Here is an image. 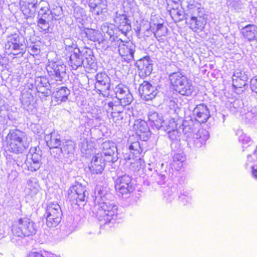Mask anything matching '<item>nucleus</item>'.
<instances>
[{
	"label": "nucleus",
	"mask_w": 257,
	"mask_h": 257,
	"mask_svg": "<svg viewBox=\"0 0 257 257\" xmlns=\"http://www.w3.org/2000/svg\"><path fill=\"white\" fill-rule=\"evenodd\" d=\"M95 203L97 211L95 216L104 224L117 217L118 206L114 201V196L107 187L97 186L95 190Z\"/></svg>",
	"instance_id": "nucleus-1"
},
{
	"label": "nucleus",
	"mask_w": 257,
	"mask_h": 257,
	"mask_svg": "<svg viewBox=\"0 0 257 257\" xmlns=\"http://www.w3.org/2000/svg\"><path fill=\"white\" fill-rule=\"evenodd\" d=\"M36 230L35 223L33 221L27 217H21L13 223V235L11 237V241L16 245H20L25 237L35 234Z\"/></svg>",
	"instance_id": "nucleus-2"
},
{
	"label": "nucleus",
	"mask_w": 257,
	"mask_h": 257,
	"mask_svg": "<svg viewBox=\"0 0 257 257\" xmlns=\"http://www.w3.org/2000/svg\"><path fill=\"white\" fill-rule=\"evenodd\" d=\"M69 53L68 64L73 69L76 70L82 65L84 67L91 69L94 67L95 58L91 49L78 48Z\"/></svg>",
	"instance_id": "nucleus-3"
},
{
	"label": "nucleus",
	"mask_w": 257,
	"mask_h": 257,
	"mask_svg": "<svg viewBox=\"0 0 257 257\" xmlns=\"http://www.w3.org/2000/svg\"><path fill=\"white\" fill-rule=\"evenodd\" d=\"M200 4L195 1H190L187 8L189 16L190 27L194 32L202 30L206 24V19L204 18V9L199 7Z\"/></svg>",
	"instance_id": "nucleus-4"
},
{
	"label": "nucleus",
	"mask_w": 257,
	"mask_h": 257,
	"mask_svg": "<svg viewBox=\"0 0 257 257\" xmlns=\"http://www.w3.org/2000/svg\"><path fill=\"white\" fill-rule=\"evenodd\" d=\"M169 79L174 90L182 95L190 96L193 91L192 81L180 71L175 72L169 75Z\"/></svg>",
	"instance_id": "nucleus-5"
},
{
	"label": "nucleus",
	"mask_w": 257,
	"mask_h": 257,
	"mask_svg": "<svg viewBox=\"0 0 257 257\" xmlns=\"http://www.w3.org/2000/svg\"><path fill=\"white\" fill-rule=\"evenodd\" d=\"M5 48L9 55H13L17 57L23 56L26 51L24 37L19 33L7 36Z\"/></svg>",
	"instance_id": "nucleus-6"
},
{
	"label": "nucleus",
	"mask_w": 257,
	"mask_h": 257,
	"mask_svg": "<svg viewBox=\"0 0 257 257\" xmlns=\"http://www.w3.org/2000/svg\"><path fill=\"white\" fill-rule=\"evenodd\" d=\"M47 72L52 80L58 84L66 81V66L61 61H49L47 65Z\"/></svg>",
	"instance_id": "nucleus-7"
},
{
	"label": "nucleus",
	"mask_w": 257,
	"mask_h": 257,
	"mask_svg": "<svg viewBox=\"0 0 257 257\" xmlns=\"http://www.w3.org/2000/svg\"><path fill=\"white\" fill-rule=\"evenodd\" d=\"M88 195L86 187L78 182H75L68 191V198L70 201L78 206L87 201Z\"/></svg>",
	"instance_id": "nucleus-8"
},
{
	"label": "nucleus",
	"mask_w": 257,
	"mask_h": 257,
	"mask_svg": "<svg viewBox=\"0 0 257 257\" xmlns=\"http://www.w3.org/2000/svg\"><path fill=\"white\" fill-rule=\"evenodd\" d=\"M209 138L208 132L203 128L199 129L187 140V145L191 150L196 151L204 147Z\"/></svg>",
	"instance_id": "nucleus-9"
},
{
	"label": "nucleus",
	"mask_w": 257,
	"mask_h": 257,
	"mask_svg": "<svg viewBox=\"0 0 257 257\" xmlns=\"http://www.w3.org/2000/svg\"><path fill=\"white\" fill-rule=\"evenodd\" d=\"M96 82L95 90L98 94H102L104 97L109 95L111 87V79L105 72H99L95 76Z\"/></svg>",
	"instance_id": "nucleus-10"
},
{
	"label": "nucleus",
	"mask_w": 257,
	"mask_h": 257,
	"mask_svg": "<svg viewBox=\"0 0 257 257\" xmlns=\"http://www.w3.org/2000/svg\"><path fill=\"white\" fill-rule=\"evenodd\" d=\"M115 188L117 193L122 195L133 192L135 187L132 177L126 174L118 177L115 181Z\"/></svg>",
	"instance_id": "nucleus-11"
},
{
	"label": "nucleus",
	"mask_w": 257,
	"mask_h": 257,
	"mask_svg": "<svg viewBox=\"0 0 257 257\" xmlns=\"http://www.w3.org/2000/svg\"><path fill=\"white\" fill-rule=\"evenodd\" d=\"M138 90L141 97L146 101L152 100L159 92L155 86L147 81L140 85Z\"/></svg>",
	"instance_id": "nucleus-12"
},
{
	"label": "nucleus",
	"mask_w": 257,
	"mask_h": 257,
	"mask_svg": "<svg viewBox=\"0 0 257 257\" xmlns=\"http://www.w3.org/2000/svg\"><path fill=\"white\" fill-rule=\"evenodd\" d=\"M163 130L168 133V137L172 142L171 145L172 148L174 146L175 148L179 146V142L181 140V132L177 128V124L174 119L169 121V124L164 128Z\"/></svg>",
	"instance_id": "nucleus-13"
},
{
	"label": "nucleus",
	"mask_w": 257,
	"mask_h": 257,
	"mask_svg": "<svg viewBox=\"0 0 257 257\" xmlns=\"http://www.w3.org/2000/svg\"><path fill=\"white\" fill-rule=\"evenodd\" d=\"M136 48V45L132 42L123 41L118 51L123 60L128 63L135 60L134 54Z\"/></svg>",
	"instance_id": "nucleus-14"
},
{
	"label": "nucleus",
	"mask_w": 257,
	"mask_h": 257,
	"mask_svg": "<svg viewBox=\"0 0 257 257\" xmlns=\"http://www.w3.org/2000/svg\"><path fill=\"white\" fill-rule=\"evenodd\" d=\"M113 21L115 26L125 36L131 30V22L126 15L116 12Z\"/></svg>",
	"instance_id": "nucleus-15"
},
{
	"label": "nucleus",
	"mask_w": 257,
	"mask_h": 257,
	"mask_svg": "<svg viewBox=\"0 0 257 257\" xmlns=\"http://www.w3.org/2000/svg\"><path fill=\"white\" fill-rule=\"evenodd\" d=\"M136 66L138 68L139 75L142 78L149 76L153 70V64L149 57H145L138 60Z\"/></svg>",
	"instance_id": "nucleus-16"
},
{
	"label": "nucleus",
	"mask_w": 257,
	"mask_h": 257,
	"mask_svg": "<svg viewBox=\"0 0 257 257\" xmlns=\"http://www.w3.org/2000/svg\"><path fill=\"white\" fill-rule=\"evenodd\" d=\"M101 147L102 153L105 156L108 157L106 161L114 163L118 160L117 149L114 143L110 141L105 142L102 144Z\"/></svg>",
	"instance_id": "nucleus-17"
},
{
	"label": "nucleus",
	"mask_w": 257,
	"mask_h": 257,
	"mask_svg": "<svg viewBox=\"0 0 257 257\" xmlns=\"http://www.w3.org/2000/svg\"><path fill=\"white\" fill-rule=\"evenodd\" d=\"M134 128L140 139L147 141L150 138L151 133L147 123L143 120H137L135 121Z\"/></svg>",
	"instance_id": "nucleus-18"
},
{
	"label": "nucleus",
	"mask_w": 257,
	"mask_h": 257,
	"mask_svg": "<svg viewBox=\"0 0 257 257\" xmlns=\"http://www.w3.org/2000/svg\"><path fill=\"white\" fill-rule=\"evenodd\" d=\"M193 113L195 120L200 123L206 122L210 116L209 109L204 103L197 105L193 110Z\"/></svg>",
	"instance_id": "nucleus-19"
},
{
	"label": "nucleus",
	"mask_w": 257,
	"mask_h": 257,
	"mask_svg": "<svg viewBox=\"0 0 257 257\" xmlns=\"http://www.w3.org/2000/svg\"><path fill=\"white\" fill-rule=\"evenodd\" d=\"M104 167V159L103 158L101 154L98 153L92 159L89 166V169L93 174H99L103 172Z\"/></svg>",
	"instance_id": "nucleus-20"
},
{
	"label": "nucleus",
	"mask_w": 257,
	"mask_h": 257,
	"mask_svg": "<svg viewBox=\"0 0 257 257\" xmlns=\"http://www.w3.org/2000/svg\"><path fill=\"white\" fill-rule=\"evenodd\" d=\"M35 85L38 92L41 93L45 96L51 94V85L48 78L45 76L37 77L35 78Z\"/></svg>",
	"instance_id": "nucleus-21"
},
{
	"label": "nucleus",
	"mask_w": 257,
	"mask_h": 257,
	"mask_svg": "<svg viewBox=\"0 0 257 257\" xmlns=\"http://www.w3.org/2000/svg\"><path fill=\"white\" fill-rule=\"evenodd\" d=\"M150 124L153 128H155L157 130H160L166 127L165 125L166 124L165 120H164L163 115L161 113H159L156 111H150L148 115Z\"/></svg>",
	"instance_id": "nucleus-22"
},
{
	"label": "nucleus",
	"mask_w": 257,
	"mask_h": 257,
	"mask_svg": "<svg viewBox=\"0 0 257 257\" xmlns=\"http://www.w3.org/2000/svg\"><path fill=\"white\" fill-rule=\"evenodd\" d=\"M243 38L248 42L257 40V26L248 24L242 28L240 31Z\"/></svg>",
	"instance_id": "nucleus-23"
},
{
	"label": "nucleus",
	"mask_w": 257,
	"mask_h": 257,
	"mask_svg": "<svg viewBox=\"0 0 257 257\" xmlns=\"http://www.w3.org/2000/svg\"><path fill=\"white\" fill-rule=\"evenodd\" d=\"M7 142L8 150L16 154L22 153L29 147V143L27 141H13L11 140Z\"/></svg>",
	"instance_id": "nucleus-24"
},
{
	"label": "nucleus",
	"mask_w": 257,
	"mask_h": 257,
	"mask_svg": "<svg viewBox=\"0 0 257 257\" xmlns=\"http://www.w3.org/2000/svg\"><path fill=\"white\" fill-rule=\"evenodd\" d=\"M232 85L235 88H241L246 85L248 77L244 71L236 70L232 76Z\"/></svg>",
	"instance_id": "nucleus-25"
},
{
	"label": "nucleus",
	"mask_w": 257,
	"mask_h": 257,
	"mask_svg": "<svg viewBox=\"0 0 257 257\" xmlns=\"http://www.w3.org/2000/svg\"><path fill=\"white\" fill-rule=\"evenodd\" d=\"M70 91L66 87L60 86L56 89L53 92V98L58 104L65 102L68 100V96Z\"/></svg>",
	"instance_id": "nucleus-26"
},
{
	"label": "nucleus",
	"mask_w": 257,
	"mask_h": 257,
	"mask_svg": "<svg viewBox=\"0 0 257 257\" xmlns=\"http://www.w3.org/2000/svg\"><path fill=\"white\" fill-rule=\"evenodd\" d=\"M60 139V136L55 131L46 135L45 137L47 145L50 149H52V147H56L61 145L62 142Z\"/></svg>",
	"instance_id": "nucleus-27"
},
{
	"label": "nucleus",
	"mask_w": 257,
	"mask_h": 257,
	"mask_svg": "<svg viewBox=\"0 0 257 257\" xmlns=\"http://www.w3.org/2000/svg\"><path fill=\"white\" fill-rule=\"evenodd\" d=\"M169 12L171 18L175 23L180 22L184 19L186 20V21L189 20V16H187V15L188 14V11L187 10V12L185 13L182 7L170 10Z\"/></svg>",
	"instance_id": "nucleus-28"
},
{
	"label": "nucleus",
	"mask_w": 257,
	"mask_h": 257,
	"mask_svg": "<svg viewBox=\"0 0 257 257\" xmlns=\"http://www.w3.org/2000/svg\"><path fill=\"white\" fill-rule=\"evenodd\" d=\"M11 140L13 141H26V135L25 133L18 129H11L6 137V141H10Z\"/></svg>",
	"instance_id": "nucleus-29"
},
{
	"label": "nucleus",
	"mask_w": 257,
	"mask_h": 257,
	"mask_svg": "<svg viewBox=\"0 0 257 257\" xmlns=\"http://www.w3.org/2000/svg\"><path fill=\"white\" fill-rule=\"evenodd\" d=\"M61 146L64 158H68L72 156L75 151V145L73 142L67 140L62 143Z\"/></svg>",
	"instance_id": "nucleus-30"
},
{
	"label": "nucleus",
	"mask_w": 257,
	"mask_h": 257,
	"mask_svg": "<svg viewBox=\"0 0 257 257\" xmlns=\"http://www.w3.org/2000/svg\"><path fill=\"white\" fill-rule=\"evenodd\" d=\"M39 191V185L36 178H31L27 181L26 192L33 196L36 195Z\"/></svg>",
	"instance_id": "nucleus-31"
},
{
	"label": "nucleus",
	"mask_w": 257,
	"mask_h": 257,
	"mask_svg": "<svg viewBox=\"0 0 257 257\" xmlns=\"http://www.w3.org/2000/svg\"><path fill=\"white\" fill-rule=\"evenodd\" d=\"M44 215H58L62 216V211L60 205L54 202L49 203L46 208Z\"/></svg>",
	"instance_id": "nucleus-32"
},
{
	"label": "nucleus",
	"mask_w": 257,
	"mask_h": 257,
	"mask_svg": "<svg viewBox=\"0 0 257 257\" xmlns=\"http://www.w3.org/2000/svg\"><path fill=\"white\" fill-rule=\"evenodd\" d=\"M180 130L182 131L184 135H186L187 140L188 138L191 137L193 134L192 133L193 132L194 128V125L192 120H184L182 122V125L179 126Z\"/></svg>",
	"instance_id": "nucleus-33"
},
{
	"label": "nucleus",
	"mask_w": 257,
	"mask_h": 257,
	"mask_svg": "<svg viewBox=\"0 0 257 257\" xmlns=\"http://www.w3.org/2000/svg\"><path fill=\"white\" fill-rule=\"evenodd\" d=\"M28 158L34 160L36 162V166L41 165L42 162V152L39 148L38 149L37 148H31L30 150L29 154L27 155Z\"/></svg>",
	"instance_id": "nucleus-34"
},
{
	"label": "nucleus",
	"mask_w": 257,
	"mask_h": 257,
	"mask_svg": "<svg viewBox=\"0 0 257 257\" xmlns=\"http://www.w3.org/2000/svg\"><path fill=\"white\" fill-rule=\"evenodd\" d=\"M109 41L111 42L109 45H107L106 47H103L105 50L115 51L117 48L120 49V45H122L123 41L120 38H118V37L115 36L111 37L109 39Z\"/></svg>",
	"instance_id": "nucleus-35"
},
{
	"label": "nucleus",
	"mask_w": 257,
	"mask_h": 257,
	"mask_svg": "<svg viewBox=\"0 0 257 257\" xmlns=\"http://www.w3.org/2000/svg\"><path fill=\"white\" fill-rule=\"evenodd\" d=\"M89 7L90 12H91L93 14L96 16L104 15L105 13L107 12V6L106 2L97 5L96 6Z\"/></svg>",
	"instance_id": "nucleus-36"
},
{
	"label": "nucleus",
	"mask_w": 257,
	"mask_h": 257,
	"mask_svg": "<svg viewBox=\"0 0 257 257\" xmlns=\"http://www.w3.org/2000/svg\"><path fill=\"white\" fill-rule=\"evenodd\" d=\"M126 93L121 94L119 96L116 97L119 101V103L121 105H128L130 104L133 100V96L128 89Z\"/></svg>",
	"instance_id": "nucleus-37"
},
{
	"label": "nucleus",
	"mask_w": 257,
	"mask_h": 257,
	"mask_svg": "<svg viewBox=\"0 0 257 257\" xmlns=\"http://www.w3.org/2000/svg\"><path fill=\"white\" fill-rule=\"evenodd\" d=\"M46 219V225L49 227H55L61 222L62 216L58 215H44Z\"/></svg>",
	"instance_id": "nucleus-38"
},
{
	"label": "nucleus",
	"mask_w": 257,
	"mask_h": 257,
	"mask_svg": "<svg viewBox=\"0 0 257 257\" xmlns=\"http://www.w3.org/2000/svg\"><path fill=\"white\" fill-rule=\"evenodd\" d=\"M130 169L135 173V175H140L143 172L144 166L140 160H137L134 162H131Z\"/></svg>",
	"instance_id": "nucleus-39"
},
{
	"label": "nucleus",
	"mask_w": 257,
	"mask_h": 257,
	"mask_svg": "<svg viewBox=\"0 0 257 257\" xmlns=\"http://www.w3.org/2000/svg\"><path fill=\"white\" fill-rule=\"evenodd\" d=\"M32 5H24L21 7V10L23 14L27 19L33 18L35 16L36 8Z\"/></svg>",
	"instance_id": "nucleus-40"
},
{
	"label": "nucleus",
	"mask_w": 257,
	"mask_h": 257,
	"mask_svg": "<svg viewBox=\"0 0 257 257\" xmlns=\"http://www.w3.org/2000/svg\"><path fill=\"white\" fill-rule=\"evenodd\" d=\"M36 164V162L34 160L33 161L28 157H26L25 163L22 165V167L25 169H27L31 172H34L38 170L41 166V165L37 166L36 165H35Z\"/></svg>",
	"instance_id": "nucleus-41"
},
{
	"label": "nucleus",
	"mask_w": 257,
	"mask_h": 257,
	"mask_svg": "<svg viewBox=\"0 0 257 257\" xmlns=\"http://www.w3.org/2000/svg\"><path fill=\"white\" fill-rule=\"evenodd\" d=\"M101 30L103 33H106L109 36V39L115 37V31H117L114 25H109L107 23L103 24L101 27Z\"/></svg>",
	"instance_id": "nucleus-42"
},
{
	"label": "nucleus",
	"mask_w": 257,
	"mask_h": 257,
	"mask_svg": "<svg viewBox=\"0 0 257 257\" xmlns=\"http://www.w3.org/2000/svg\"><path fill=\"white\" fill-rule=\"evenodd\" d=\"M128 149L130 152L136 157H137L143 151V149L139 141L131 142L128 146Z\"/></svg>",
	"instance_id": "nucleus-43"
},
{
	"label": "nucleus",
	"mask_w": 257,
	"mask_h": 257,
	"mask_svg": "<svg viewBox=\"0 0 257 257\" xmlns=\"http://www.w3.org/2000/svg\"><path fill=\"white\" fill-rule=\"evenodd\" d=\"M84 33L86 37L90 41L96 42L98 40L99 32L97 30L85 28L84 30Z\"/></svg>",
	"instance_id": "nucleus-44"
},
{
	"label": "nucleus",
	"mask_w": 257,
	"mask_h": 257,
	"mask_svg": "<svg viewBox=\"0 0 257 257\" xmlns=\"http://www.w3.org/2000/svg\"><path fill=\"white\" fill-rule=\"evenodd\" d=\"M178 192L175 187L168 188L165 193V197L167 198L168 202H171L178 196Z\"/></svg>",
	"instance_id": "nucleus-45"
},
{
	"label": "nucleus",
	"mask_w": 257,
	"mask_h": 257,
	"mask_svg": "<svg viewBox=\"0 0 257 257\" xmlns=\"http://www.w3.org/2000/svg\"><path fill=\"white\" fill-rule=\"evenodd\" d=\"M63 14V11L60 7L56 6L53 8L50 11V19L51 20H57L60 19Z\"/></svg>",
	"instance_id": "nucleus-46"
},
{
	"label": "nucleus",
	"mask_w": 257,
	"mask_h": 257,
	"mask_svg": "<svg viewBox=\"0 0 257 257\" xmlns=\"http://www.w3.org/2000/svg\"><path fill=\"white\" fill-rule=\"evenodd\" d=\"M166 174L167 172L165 169L160 172L156 170V173L154 174V177H155L156 181L158 184L161 185L165 183Z\"/></svg>",
	"instance_id": "nucleus-47"
},
{
	"label": "nucleus",
	"mask_w": 257,
	"mask_h": 257,
	"mask_svg": "<svg viewBox=\"0 0 257 257\" xmlns=\"http://www.w3.org/2000/svg\"><path fill=\"white\" fill-rule=\"evenodd\" d=\"M37 25L42 31L47 32L49 30V22L51 21L50 18L45 19L43 18H37Z\"/></svg>",
	"instance_id": "nucleus-48"
},
{
	"label": "nucleus",
	"mask_w": 257,
	"mask_h": 257,
	"mask_svg": "<svg viewBox=\"0 0 257 257\" xmlns=\"http://www.w3.org/2000/svg\"><path fill=\"white\" fill-rule=\"evenodd\" d=\"M50 149L51 150L50 153L51 155L55 158H57L59 160L64 158L61 146L52 147V149Z\"/></svg>",
	"instance_id": "nucleus-49"
},
{
	"label": "nucleus",
	"mask_w": 257,
	"mask_h": 257,
	"mask_svg": "<svg viewBox=\"0 0 257 257\" xmlns=\"http://www.w3.org/2000/svg\"><path fill=\"white\" fill-rule=\"evenodd\" d=\"M128 88L122 84H119L116 85L113 89V92L115 95V97H117L119 96L121 94H123L124 93H126V91L128 90Z\"/></svg>",
	"instance_id": "nucleus-50"
},
{
	"label": "nucleus",
	"mask_w": 257,
	"mask_h": 257,
	"mask_svg": "<svg viewBox=\"0 0 257 257\" xmlns=\"http://www.w3.org/2000/svg\"><path fill=\"white\" fill-rule=\"evenodd\" d=\"M40 18L45 19L50 18V10L48 6H44L40 8L37 16V18Z\"/></svg>",
	"instance_id": "nucleus-51"
},
{
	"label": "nucleus",
	"mask_w": 257,
	"mask_h": 257,
	"mask_svg": "<svg viewBox=\"0 0 257 257\" xmlns=\"http://www.w3.org/2000/svg\"><path fill=\"white\" fill-rule=\"evenodd\" d=\"M64 44L65 45V50L69 53L73 52L75 49H78L77 45L74 43L70 39H66L64 41Z\"/></svg>",
	"instance_id": "nucleus-52"
},
{
	"label": "nucleus",
	"mask_w": 257,
	"mask_h": 257,
	"mask_svg": "<svg viewBox=\"0 0 257 257\" xmlns=\"http://www.w3.org/2000/svg\"><path fill=\"white\" fill-rule=\"evenodd\" d=\"M167 3L168 11L182 7L180 0H167Z\"/></svg>",
	"instance_id": "nucleus-53"
},
{
	"label": "nucleus",
	"mask_w": 257,
	"mask_h": 257,
	"mask_svg": "<svg viewBox=\"0 0 257 257\" xmlns=\"http://www.w3.org/2000/svg\"><path fill=\"white\" fill-rule=\"evenodd\" d=\"M226 4L228 7L233 8L234 10L241 9L240 0H226Z\"/></svg>",
	"instance_id": "nucleus-54"
},
{
	"label": "nucleus",
	"mask_w": 257,
	"mask_h": 257,
	"mask_svg": "<svg viewBox=\"0 0 257 257\" xmlns=\"http://www.w3.org/2000/svg\"><path fill=\"white\" fill-rule=\"evenodd\" d=\"M238 140L243 145L248 144V146L246 147V148H250L251 147V141L250 140V138L246 135H241L238 138Z\"/></svg>",
	"instance_id": "nucleus-55"
},
{
	"label": "nucleus",
	"mask_w": 257,
	"mask_h": 257,
	"mask_svg": "<svg viewBox=\"0 0 257 257\" xmlns=\"http://www.w3.org/2000/svg\"><path fill=\"white\" fill-rule=\"evenodd\" d=\"M28 51L32 55H37L40 53V48L39 45H32L28 48Z\"/></svg>",
	"instance_id": "nucleus-56"
},
{
	"label": "nucleus",
	"mask_w": 257,
	"mask_h": 257,
	"mask_svg": "<svg viewBox=\"0 0 257 257\" xmlns=\"http://www.w3.org/2000/svg\"><path fill=\"white\" fill-rule=\"evenodd\" d=\"M179 199L184 205H185L191 202L192 197L189 193H186L179 196Z\"/></svg>",
	"instance_id": "nucleus-57"
},
{
	"label": "nucleus",
	"mask_w": 257,
	"mask_h": 257,
	"mask_svg": "<svg viewBox=\"0 0 257 257\" xmlns=\"http://www.w3.org/2000/svg\"><path fill=\"white\" fill-rule=\"evenodd\" d=\"M32 99V96L29 93H27L26 94V98L24 95H22V98L21 99L22 103L24 105H26V107L29 106L31 104V101Z\"/></svg>",
	"instance_id": "nucleus-58"
},
{
	"label": "nucleus",
	"mask_w": 257,
	"mask_h": 257,
	"mask_svg": "<svg viewBox=\"0 0 257 257\" xmlns=\"http://www.w3.org/2000/svg\"><path fill=\"white\" fill-rule=\"evenodd\" d=\"M165 28L164 27L163 24H158L156 26V31L154 33L155 36L157 37H161L163 35V30H165Z\"/></svg>",
	"instance_id": "nucleus-59"
},
{
	"label": "nucleus",
	"mask_w": 257,
	"mask_h": 257,
	"mask_svg": "<svg viewBox=\"0 0 257 257\" xmlns=\"http://www.w3.org/2000/svg\"><path fill=\"white\" fill-rule=\"evenodd\" d=\"M250 89L257 93V76H254L250 80Z\"/></svg>",
	"instance_id": "nucleus-60"
},
{
	"label": "nucleus",
	"mask_w": 257,
	"mask_h": 257,
	"mask_svg": "<svg viewBox=\"0 0 257 257\" xmlns=\"http://www.w3.org/2000/svg\"><path fill=\"white\" fill-rule=\"evenodd\" d=\"M185 157L180 154H174L173 157V160L174 162L182 163L185 161Z\"/></svg>",
	"instance_id": "nucleus-61"
},
{
	"label": "nucleus",
	"mask_w": 257,
	"mask_h": 257,
	"mask_svg": "<svg viewBox=\"0 0 257 257\" xmlns=\"http://www.w3.org/2000/svg\"><path fill=\"white\" fill-rule=\"evenodd\" d=\"M111 117L114 121L121 120L123 118L122 113L111 112Z\"/></svg>",
	"instance_id": "nucleus-62"
},
{
	"label": "nucleus",
	"mask_w": 257,
	"mask_h": 257,
	"mask_svg": "<svg viewBox=\"0 0 257 257\" xmlns=\"http://www.w3.org/2000/svg\"><path fill=\"white\" fill-rule=\"evenodd\" d=\"M108 109V112H110L111 113V112H117V104L116 102H109L107 104Z\"/></svg>",
	"instance_id": "nucleus-63"
},
{
	"label": "nucleus",
	"mask_w": 257,
	"mask_h": 257,
	"mask_svg": "<svg viewBox=\"0 0 257 257\" xmlns=\"http://www.w3.org/2000/svg\"><path fill=\"white\" fill-rule=\"evenodd\" d=\"M89 7L96 6L97 5L106 2L105 0H88Z\"/></svg>",
	"instance_id": "nucleus-64"
}]
</instances>
